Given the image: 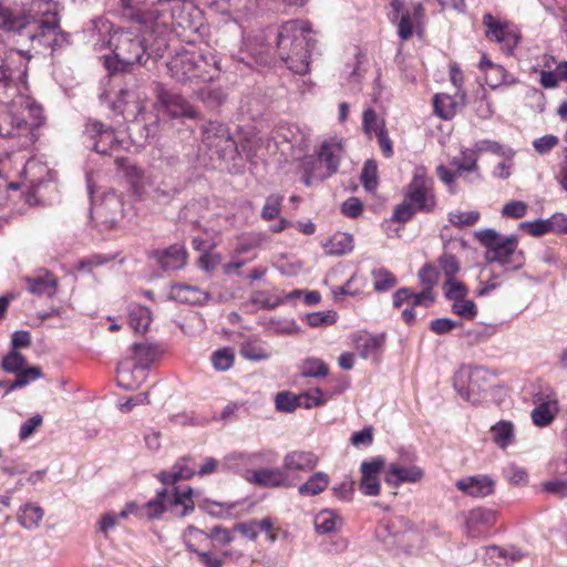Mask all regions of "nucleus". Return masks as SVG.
<instances>
[{"label":"nucleus","mask_w":567,"mask_h":567,"mask_svg":"<svg viewBox=\"0 0 567 567\" xmlns=\"http://www.w3.org/2000/svg\"><path fill=\"white\" fill-rule=\"evenodd\" d=\"M192 0H120L122 14L136 24L114 31L109 39V45L114 56L105 58V66L111 72L126 71L134 64H142L146 54V39L141 34L142 29L157 35L163 34L171 22L181 28H190L187 17L179 10V4Z\"/></svg>","instance_id":"obj_1"},{"label":"nucleus","mask_w":567,"mask_h":567,"mask_svg":"<svg viewBox=\"0 0 567 567\" xmlns=\"http://www.w3.org/2000/svg\"><path fill=\"white\" fill-rule=\"evenodd\" d=\"M315 43L310 23L303 20L287 21L277 34L278 54L287 68L297 74L309 71Z\"/></svg>","instance_id":"obj_2"},{"label":"nucleus","mask_w":567,"mask_h":567,"mask_svg":"<svg viewBox=\"0 0 567 567\" xmlns=\"http://www.w3.org/2000/svg\"><path fill=\"white\" fill-rule=\"evenodd\" d=\"M32 22L37 23L38 28L37 32L30 34V39L38 40L40 44H50L44 38L54 34L59 28L56 4L52 0H32L23 16L18 17L0 3V28L14 31Z\"/></svg>","instance_id":"obj_3"},{"label":"nucleus","mask_w":567,"mask_h":567,"mask_svg":"<svg viewBox=\"0 0 567 567\" xmlns=\"http://www.w3.org/2000/svg\"><path fill=\"white\" fill-rule=\"evenodd\" d=\"M9 126L0 125V135L18 138L21 148H28L38 140L37 130L43 122L42 107L28 95L16 96L10 104Z\"/></svg>","instance_id":"obj_4"},{"label":"nucleus","mask_w":567,"mask_h":567,"mask_svg":"<svg viewBox=\"0 0 567 567\" xmlns=\"http://www.w3.org/2000/svg\"><path fill=\"white\" fill-rule=\"evenodd\" d=\"M435 206L433 179L427 176L423 166H419L414 169L412 181L405 188L403 202L394 208L392 219L406 223L416 213H431Z\"/></svg>","instance_id":"obj_5"},{"label":"nucleus","mask_w":567,"mask_h":567,"mask_svg":"<svg viewBox=\"0 0 567 567\" xmlns=\"http://www.w3.org/2000/svg\"><path fill=\"white\" fill-rule=\"evenodd\" d=\"M475 237L486 248L485 258L505 270H516L523 262V254L517 249L515 236L504 237L494 229L487 228L475 233Z\"/></svg>","instance_id":"obj_6"},{"label":"nucleus","mask_w":567,"mask_h":567,"mask_svg":"<svg viewBox=\"0 0 567 567\" xmlns=\"http://www.w3.org/2000/svg\"><path fill=\"white\" fill-rule=\"evenodd\" d=\"M192 494L193 489L189 486L176 488L172 495L166 491L158 492L155 499L146 503L145 515L150 519H156L164 512L171 511L175 516L184 517L194 509Z\"/></svg>","instance_id":"obj_7"},{"label":"nucleus","mask_w":567,"mask_h":567,"mask_svg":"<svg viewBox=\"0 0 567 567\" xmlns=\"http://www.w3.org/2000/svg\"><path fill=\"white\" fill-rule=\"evenodd\" d=\"M486 372L481 368L460 369L454 375V388L462 399L476 403L480 401L481 393L485 390Z\"/></svg>","instance_id":"obj_8"},{"label":"nucleus","mask_w":567,"mask_h":567,"mask_svg":"<svg viewBox=\"0 0 567 567\" xmlns=\"http://www.w3.org/2000/svg\"><path fill=\"white\" fill-rule=\"evenodd\" d=\"M535 408L530 412L533 423L545 427L553 423L559 411L558 396L550 388L540 389L533 394Z\"/></svg>","instance_id":"obj_9"},{"label":"nucleus","mask_w":567,"mask_h":567,"mask_svg":"<svg viewBox=\"0 0 567 567\" xmlns=\"http://www.w3.org/2000/svg\"><path fill=\"white\" fill-rule=\"evenodd\" d=\"M91 214L106 228H114L123 218V202L117 194L109 192L100 203L93 204Z\"/></svg>","instance_id":"obj_10"},{"label":"nucleus","mask_w":567,"mask_h":567,"mask_svg":"<svg viewBox=\"0 0 567 567\" xmlns=\"http://www.w3.org/2000/svg\"><path fill=\"white\" fill-rule=\"evenodd\" d=\"M483 24L486 27V37L489 40L501 43L504 51H513L519 40V35L512 24L501 23L491 13L484 16Z\"/></svg>","instance_id":"obj_11"},{"label":"nucleus","mask_w":567,"mask_h":567,"mask_svg":"<svg viewBox=\"0 0 567 567\" xmlns=\"http://www.w3.org/2000/svg\"><path fill=\"white\" fill-rule=\"evenodd\" d=\"M203 142L218 153L226 154L236 151V142L228 127L219 122L210 121L204 126Z\"/></svg>","instance_id":"obj_12"},{"label":"nucleus","mask_w":567,"mask_h":567,"mask_svg":"<svg viewBox=\"0 0 567 567\" xmlns=\"http://www.w3.org/2000/svg\"><path fill=\"white\" fill-rule=\"evenodd\" d=\"M246 480L251 484L266 488L293 486V482L290 480L289 474H287L282 467L257 468L248 472Z\"/></svg>","instance_id":"obj_13"},{"label":"nucleus","mask_w":567,"mask_h":567,"mask_svg":"<svg viewBox=\"0 0 567 567\" xmlns=\"http://www.w3.org/2000/svg\"><path fill=\"white\" fill-rule=\"evenodd\" d=\"M86 134L92 141V148L100 154H107L117 147L118 140L111 127L103 123L92 121L86 125Z\"/></svg>","instance_id":"obj_14"},{"label":"nucleus","mask_w":567,"mask_h":567,"mask_svg":"<svg viewBox=\"0 0 567 567\" xmlns=\"http://www.w3.org/2000/svg\"><path fill=\"white\" fill-rule=\"evenodd\" d=\"M496 482L485 474L471 475L457 480L455 486L467 496L484 498L492 495L495 491Z\"/></svg>","instance_id":"obj_15"},{"label":"nucleus","mask_w":567,"mask_h":567,"mask_svg":"<svg viewBox=\"0 0 567 567\" xmlns=\"http://www.w3.org/2000/svg\"><path fill=\"white\" fill-rule=\"evenodd\" d=\"M384 466V458L381 456L374 457L369 462L361 464V482L360 491L368 496H377L380 493L379 473Z\"/></svg>","instance_id":"obj_16"},{"label":"nucleus","mask_w":567,"mask_h":567,"mask_svg":"<svg viewBox=\"0 0 567 567\" xmlns=\"http://www.w3.org/2000/svg\"><path fill=\"white\" fill-rule=\"evenodd\" d=\"M117 383L128 390L137 389L146 379L147 370L125 359L117 367Z\"/></svg>","instance_id":"obj_17"},{"label":"nucleus","mask_w":567,"mask_h":567,"mask_svg":"<svg viewBox=\"0 0 567 567\" xmlns=\"http://www.w3.org/2000/svg\"><path fill=\"white\" fill-rule=\"evenodd\" d=\"M318 456L310 451L295 450L288 452L282 460V468L289 472H310L317 467Z\"/></svg>","instance_id":"obj_18"},{"label":"nucleus","mask_w":567,"mask_h":567,"mask_svg":"<svg viewBox=\"0 0 567 567\" xmlns=\"http://www.w3.org/2000/svg\"><path fill=\"white\" fill-rule=\"evenodd\" d=\"M195 60L193 51L179 52L167 63L168 72L179 82L193 80Z\"/></svg>","instance_id":"obj_19"},{"label":"nucleus","mask_w":567,"mask_h":567,"mask_svg":"<svg viewBox=\"0 0 567 567\" xmlns=\"http://www.w3.org/2000/svg\"><path fill=\"white\" fill-rule=\"evenodd\" d=\"M143 102L134 91L122 90L114 102V110L121 112L126 120L137 121L143 115Z\"/></svg>","instance_id":"obj_20"},{"label":"nucleus","mask_w":567,"mask_h":567,"mask_svg":"<svg viewBox=\"0 0 567 567\" xmlns=\"http://www.w3.org/2000/svg\"><path fill=\"white\" fill-rule=\"evenodd\" d=\"M342 155L343 145L341 140L332 137L321 144L318 156L327 166L326 176H330L337 172Z\"/></svg>","instance_id":"obj_21"},{"label":"nucleus","mask_w":567,"mask_h":567,"mask_svg":"<svg viewBox=\"0 0 567 567\" xmlns=\"http://www.w3.org/2000/svg\"><path fill=\"white\" fill-rule=\"evenodd\" d=\"M196 56L194 65V79H199L203 82L212 81L219 72V61L214 53L207 51L206 53L193 51Z\"/></svg>","instance_id":"obj_22"},{"label":"nucleus","mask_w":567,"mask_h":567,"mask_svg":"<svg viewBox=\"0 0 567 567\" xmlns=\"http://www.w3.org/2000/svg\"><path fill=\"white\" fill-rule=\"evenodd\" d=\"M495 520V512L482 507L474 508L466 514V533L472 537L481 536L483 530Z\"/></svg>","instance_id":"obj_23"},{"label":"nucleus","mask_w":567,"mask_h":567,"mask_svg":"<svg viewBox=\"0 0 567 567\" xmlns=\"http://www.w3.org/2000/svg\"><path fill=\"white\" fill-rule=\"evenodd\" d=\"M424 476V471L419 466L405 467L399 463H391L388 467L386 482L399 485L402 483H417Z\"/></svg>","instance_id":"obj_24"},{"label":"nucleus","mask_w":567,"mask_h":567,"mask_svg":"<svg viewBox=\"0 0 567 567\" xmlns=\"http://www.w3.org/2000/svg\"><path fill=\"white\" fill-rule=\"evenodd\" d=\"M25 281L27 289L33 295L52 297L55 293L56 278L48 271L41 270Z\"/></svg>","instance_id":"obj_25"},{"label":"nucleus","mask_w":567,"mask_h":567,"mask_svg":"<svg viewBox=\"0 0 567 567\" xmlns=\"http://www.w3.org/2000/svg\"><path fill=\"white\" fill-rule=\"evenodd\" d=\"M187 252L184 246L173 245L161 251L158 261L165 270H177L185 266Z\"/></svg>","instance_id":"obj_26"},{"label":"nucleus","mask_w":567,"mask_h":567,"mask_svg":"<svg viewBox=\"0 0 567 567\" xmlns=\"http://www.w3.org/2000/svg\"><path fill=\"white\" fill-rule=\"evenodd\" d=\"M159 101L163 106L167 110L168 114L173 117L186 116L193 117L194 111L190 105L179 95L168 94L162 92L159 95Z\"/></svg>","instance_id":"obj_27"},{"label":"nucleus","mask_w":567,"mask_h":567,"mask_svg":"<svg viewBox=\"0 0 567 567\" xmlns=\"http://www.w3.org/2000/svg\"><path fill=\"white\" fill-rule=\"evenodd\" d=\"M173 299L189 305H200L207 299V293L189 285H174L171 289Z\"/></svg>","instance_id":"obj_28"},{"label":"nucleus","mask_w":567,"mask_h":567,"mask_svg":"<svg viewBox=\"0 0 567 567\" xmlns=\"http://www.w3.org/2000/svg\"><path fill=\"white\" fill-rule=\"evenodd\" d=\"M384 341V334H370L368 332H361L354 339L357 349L363 359H368L377 353L382 348Z\"/></svg>","instance_id":"obj_29"},{"label":"nucleus","mask_w":567,"mask_h":567,"mask_svg":"<svg viewBox=\"0 0 567 567\" xmlns=\"http://www.w3.org/2000/svg\"><path fill=\"white\" fill-rule=\"evenodd\" d=\"M460 105H464V103H461L456 95L439 93L433 99L434 111L443 120H451L456 114Z\"/></svg>","instance_id":"obj_30"},{"label":"nucleus","mask_w":567,"mask_h":567,"mask_svg":"<svg viewBox=\"0 0 567 567\" xmlns=\"http://www.w3.org/2000/svg\"><path fill=\"white\" fill-rule=\"evenodd\" d=\"M43 516L42 507L28 503L20 507L17 519L23 528L33 530L40 526Z\"/></svg>","instance_id":"obj_31"},{"label":"nucleus","mask_w":567,"mask_h":567,"mask_svg":"<svg viewBox=\"0 0 567 567\" xmlns=\"http://www.w3.org/2000/svg\"><path fill=\"white\" fill-rule=\"evenodd\" d=\"M188 458H182L177 461L171 471L162 472L159 480L163 484L169 485L175 484L179 480H189L196 473L194 467L188 465Z\"/></svg>","instance_id":"obj_32"},{"label":"nucleus","mask_w":567,"mask_h":567,"mask_svg":"<svg viewBox=\"0 0 567 567\" xmlns=\"http://www.w3.org/2000/svg\"><path fill=\"white\" fill-rule=\"evenodd\" d=\"M329 475L324 472H316L298 488L301 496H316L322 493L329 485Z\"/></svg>","instance_id":"obj_33"},{"label":"nucleus","mask_w":567,"mask_h":567,"mask_svg":"<svg viewBox=\"0 0 567 567\" xmlns=\"http://www.w3.org/2000/svg\"><path fill=\"white\" fill-rule=\"evenodd\" d=\"M315 528L319 534H330L342 525L341 518L334 511L323 509L315 516Z\"/></svg>","instance_id":"obj_34"},{"label":"nucleus","mask_w":567,"mask_h":567,"mask_svg":"<svg viewBox=\"0 0 567 567\" xmlns=\"http://www.w3.org/2000/svg\"><path fill=\"white\" fill-rule=\"evenodd\" d=\"M493 441L501 449L513 444L515 439L514 424L509 421H499L491 429Z\"/></svg>","instance_id":"obj_35"},{"label":"nucleus","mask_w":567,"mask_h":567,"mask_svg":"<svg viewBox=\"0 0 567 567\" xmlns=\"http://www.w3.org/2000/svg\"><path fill=\"white\" fill-rule=\"evenodd\" d=\"M128 322L136 332H145L152 322L151 311L146 307L132 305L128 310Z\"/></svg>","instance_id":"obj_36"},{"label":"nucleus","mask_w":567,"mask_h":567,"mask_svg":"<svg viewBox=\"0 0 567 567\" xmlns=\"http://www.w3.org/2000/svg\"><path fill=\"white\" fill-rule=\"evenodd\" d=\"M183 539L186 545V547L197 554L199 550V547L208 544L209 536L208 534L204 533L203 530L195 528L193 526H189L183 534Z\"/></svg>","instance_id":"obj_37"},{"label":"nucleus","mask_w":567,"mask_h":567,"mask_svg":"<svg viewBox=\"0 0 567 567\" xmlns=\"http://www.w3.org/2000/svg\"><path fill=\"white\" fill-rule=\"evenodd\" d=\"M456 167L457 173L474 172L477 168V154L473 148L462 150L458 157H454L451 162Z\"/></svg>","instance_id":"obj_38"},{"label":"nucleus","mask_w":567,"mask_h":567,"mask_svg":"<svg viewBox=\"0 0 567 567\" xmlns=\"http://www.w3.org/2000/svg\"><path fill=\"white\" fill-rule=\"evenodd\" d=\"M365 287V279L358 274H353L348 281L340 287L333 289V293L336 297L338 296H358L362 292Z\"/></svg>","instance_id":"obj_39"},{"label":"nucleus","mask_w":567,"mask_h":567,"mask_svg":"<svg viewBox=\"0 0 567 567\" xmlns=\"http://www.w3.org/2000/svg\"><path fill=\"white\" fill-rule=\"evenodd\" d=\"M266 240V235L261 233H254L241 236L237 239L234 251L236 255L247 254L248 251L257 248Z\"/></svg>","instance_id":"obj_40"},{"label":"nucleus","mask_w":567,"mask_h":567,"mask_svg":"<svg viewBox=\"0 0 567 567\" xmlns=\"http://www.w3.org/2000/svg\"><path fill=\"white\" fill-rule=\"evenodd\" d=\"M473 150L476 151L477 155L485 152H491L506 158H513L515 155V152L512 148L505 147L498 142L489 140H482L476 142Z\"/></svg>","instance_id":"obj_41"},{"label":"nucleus","mask_w":567,"mask_h":567,"mask_svg":"<svg viewBox=\"0 0 567 567\" xmlns=\"http://www.w3.org/2000/svg\"><path fill=\"white\" fill-rule=\"evenodd\" d=\"M371 276L373 279V287L377 291L390 290L398 282L395 276L384 268L373 269Z\"/></svg>","instance_id":"obj_42"},{"label":"nucleus","mask_w":567,"mask_h":567,"mask_svg":"<svg viewBox=\"0 0 567 567\" xmlns=\"http://www.w3.org/2000/svg\"><path fill=\"white\" fill-rule=\"evenodd\" d=\"M486 83L496 89L503 84L511 85L515 83V79L506 72L502 65L493 66L485 75Z\"/></svg>","instance_id":"obj_43"},{"label":"nucleus","mask_w":567,"mask_h":567,"mask_svg":"<svg viewBox=\"0 0 567 567\" xmlns=\"http://www.w3.org/2000/svg\"><path fill=\"white\" fill-rule=\"evenodd\" d=\"M303 377L319 378L326 377L329 372L328 365L318 358H308L300 365Z\"/></svg>","instance_id":"obj_44"},{"label":"nucleus","mask_w":567,"mask_h":567,"mask_svg":"<svg viewBox=\"0 0 567 567\" xmlns=\"http://www.w3.org/2000/svg\"><path fill=\"white\" fill-rule=\"evenodd\" d=\"M133 357L130 359L137 365L144 367L147 370L148 363L153 360L154 351L150 344L134 343L132 346Z\"/></svg>","instance_id":"obj_45"},{"label":"nucleus","mask_w":567,"mask_h":567,"mask_svg":"<svg viewBox=\"0 0 567 567\" xmlns=\"http://www.w3.org/2000/svg\"><path fill=\"white\" fill-rule=\"evenodd\" d=\"M42 371L39 367H31L28 369L22 368L18 373L14 382L9 386V390L12 391L18 388H23L28 385L31 381L41 378Z\"/></svg>","instance_id":"obj_46"},{"label":"nucleus","mask_w":567,"mask_h":567,"mask_svg":"<svg viewBox=\"0 0 567 567\" xmlns=\"http://www.w3.org/2000/svg\"><path fill=\"white\" fill-rule=\"evenodd\" d=\"M443 289L445 297L453 302L466 298L468 293V289L455 278L446 279Z\"/></svg>","instance_id":"obj_47"},{"label":"nucleus","mask_w":567,"mask_h":567,"mask_svg":"<svg viewBox=\"0 0 567 567\" xmlns=\"http://www.w3.org/2000/svg\"><path fill=\"white\" fill-rule=\"evenodd\" d=\"M452 311L465 320H473L477 315L476 305L467 298L454 301Z\"/></svg>","instance_id":"obj_48"},{"label":"nucleus","mask_w":567,"mask_h":567,"mask_svg":"<svg viewBox=\"0 0 567 567\" xmlns=\"http://www.w3.org/2000/svg\"><path fill=\"white\" fill-rule=\"evenodd\" d=\"M480 218V213L476 210L470 212H451L449 220L452 225L457 227H466L474 225Z\"/></svg>","instance_id":"obj_49"},{"label":"nucleus","mask_w":567,"mask_h":567,"mask_svg":"<svg viewBox=\"0 0 567 567\" xmlns=\"http://www.w3.org/2000/svg\"><path fill=\"white\" fill-rule=\"evenodd\" d=\"M299 401L300 406H303L305 409H312L323 405L327 402V398L320 389L316 388L299 395Z\"/></svg>","instance_id":"obj_50"},{"label":"nucleus","mask_w":567,"mask_h":567,"mask_svg":"<svg viewBox=\"0 0 567 567\" xmlns=\"http://www.w3.org/2000/svg\"><path fill=\"white\" fill-rule=\"evenodd\" d=\"M506 481L512 485H526L528 482L527 472L515 464H508L503 470Z\"/></svg>","instance_id":"obj_51"},{"label":"nucleus","mask_w":567,"mask_h":567,"mask_svg":"<svg viewBox=\"0 0 567 567\" xmlns=\"http://www.w3.org/2000/svg\"><path fill=\"white\" fill-rule=\"evenodd\" d=\"M281 204L282 196L275 194L268 196L261 210V217L266 220L275 219L280 213Z\"/></svg>","instance_id":"obj_52"},{"label":"nucleus","mask_w":567,"mask_h":567,"mask_svg":"<svg viewBox=\"0 0 567 567\" xmlns=\"http://www.w3.org/2000/svg\"><path fill=\"white\" fill-rule=\"evenodd\" d=\"M520 228L529 235L538 237L547 233H551L550 219H536L534 221H524Z\"/></svg>","instance_id":"obj_53"},{"label":"nucleus","mask_w":567,"mask_h":567,"mask_svg":"<svg viewBox=\"0 0 567 567\" xmlns=\"http://www.w3.org/2000/svg\"><path fill=\"white\" fill-rule=\"evenodd\" d=\"M377 173L378 167L375 162L371 159L367 161L361 173V182L367 190H373L377 187Z\"/></svg>","instance_id":"obj_54"},{"label":"nucleus","mask_w":567,"mask_h":567,"mask_svg":"<svg viewBox=\"0 0 567 567\" xmlns=\"http://www.w3.org/2000/svg\"><path fill=\"white\" fill-rule=\"evenodd\" d=\"M212 362L216 370L226 371L234 363V352L230 349L218 350L213 354Z\"/></svg>","instance_id":"obj_55"},{"label":"nucleus","mask_w":567,"mask_h":567,"mask_svg":"<svg viewBox=\"0 0 567 567\" xmlns=\"http://www.w3.org/2000/svg\"><path fill=\"white\" fill-rule=\"evenodd\" d=\"M528 206L522 200L507 202L502 209V215L507 218H523L527 214Z\"/></svg>","instance_id":"obj_56"},{"label":"nucleus","mask_w":567,"mask_h":567,"mask_svg":"<svg viewBox=\"0 0 567 567\" xmlns=\"http://www.w3.org/2000/svg\"><path fill=\"white\" fill-rule=\"evenodd\" d=\"M331 245L332 254L343 255L352 250L353 239L348 234H339L331 239Z\"/></svg>","instance_id":"obj_57"},{"label":"nucleus","mask_w":567,"mask_h":567,"mask_svg":"<svg viewBox=\"0 0 567 567\" xmlns=\"http://www.w3.org/2000/svg\"><path fill=\"white\" fill-rule=\"evenodd\" d=\"M300 406L299 396L292 395L287 392H280L276 396V408L284 412H293Z\"/></svg>","instance_id":"obj_58"},{"label":"nucleus","mask_w":567,"mask_h":567,"mask_svg":"<svg viewBox=\"0 0 567 567\" xmlns=\"http://www.w3.org/2000/svg\"><path fill=\"white\" fill-rule=\"evenodd\" d=\"M240 353L244 358L254 361L266 360L270 357V353L261 346L245 343L241 347Z\"/></svg>","instance_id":"obj_59"},{"label":"nucleus","mask_w":567,"mask_h":567,"mask_svg":"<svg viewBox=\"0 0 567 567\" xmlns=\"http://www.w3.org/2000/svg\"><path fill=\"white\" fill-rule=\"evenodd\" d=\"M25 365L24 357L18 351H11L3 360L2 368L11 373H18Z\"/></svg>","instance_id":"obj_60"},{"label":"nucleus","mask_w":567,"mask_h":567,"mask_svg":"<svg viewBox=\"0 0 567 567\" xmlns=\"http://www.w3.org/2000/svg\"><path fill=\"white\" fill-rule=\"evenodd\" d=\"M419 278L425 290L431 291L436 285L439 272L432 265H424L419 271Z\"/></svg>","instance_id":"obj_61"},{"label":"nucleus","mask_w":567,"mask_h":567,"mask_svg":"<svg viewBox=\"0 0 567 567\" xmlns=\"http://www.w3.org/2000/svg\"><path fill=\"white\" fill-rule=\"evenodd\" d=\"M440 267L444 271L446 279H453L460 270V264L457 259L450 254H444L439 259Z\"/></svg>","instance_id":"obj_62"},{"label":"nucleus","mask_w":567,"mask_h":567,"mask_svg":"<svg viewBox=\"0 0 567 567\" xmlns=\"http://www.w3.org/2000/svg\"><path fill=\"white\" fill-rule=\"evenodd\" d=\"M337 321V313L334 311L313 312L307 317V322L311 327H321L331 324Z\"/></svg>","instance_id":"obj_63"},{"label":"nucleus","mask_w":567,"mask_h":567,"mask_svg":"<svg viewBox=\"0 0 567 567\" xmlns=\"http://www.w3.org/2000/svg\"><path fill=\"white\" fill-rule=\"evenodd\" d=\"M96 525L97 530L104 536H107L109 533L118 525V516L113 512L105 513L100 516Z\"/></svg>","instance_id":"obj_64"}]
</instances>
